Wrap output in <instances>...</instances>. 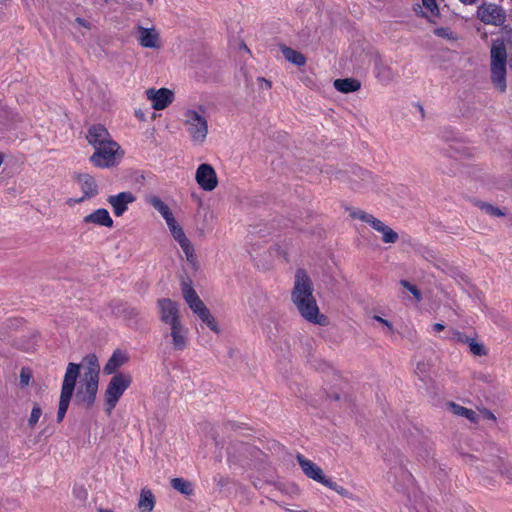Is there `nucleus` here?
<instances>
[{
	"label": "nucleus",
	"instance_id": "f257e3e1",
	"mask_svg": "<svg viewBox=\"0 0 512 512\" xmlns=\"http://www.w3.org/2000/svg\"><path fill=\"white\" fill-rule=\"evenodd\" d=\"M291 298L298 312L306 321L319 326L328 324L327 317L320 313L316 299L313 296L312 282L302 269L297 270L295 274Z\"/></svg>",
	"mask_w": 512,
	"mask_h": 512
},
{
	"label": "nucleus",
	"instance_id": "f03ea898",
	"mask_svg": "<svg viewBox=\"0 0 512 512\" xmlns=\"http://www.w3.org/2000/svg\"><path fill=\"white\" fill-rule=\"evenodd\" d=\"M81 367L84 369L82 375L99 379L100 366L98 358L94 354H90L84 357L81 364H68L61 387L59 407L57 412V422H61L66 415L75 390L76 381L80 376Z\"/></svg>",
	"mask_w": 512,
	"mask_h": 512
},
{
	"label": "nucleus",
	"instance_id": "7ed1b4c3",
	"mask_svg": "<svg viewBox=\"0 0 512 512\" xmlns=\"http://www.w3.org/2000/svg\"><path fill=\"white\" fill-rule=\"evenodd\" d=\"M182 122L194 145H202L206 141L208 135V120L205 115V110L202 107L198 109H186L183 112Z\"/></svg>",
	"mask_w": 512,
	"mask_h": 512
},
{
	"label": "nucleus",
	"instance_id": "20e7f679",
	"mask_svg": "<svg viewBox=\"0 0 512 512\" xmlns=\"http://www.w3.org/2000/svg\"><path fill=\"white\" fill-rule=\"evenodd\" d=\"M491 80L495 87L504 92L506 85L507 50L503 40L495 39L491 45Z\"/></svg>",
	"mask_w": 512,
	"mask_h": 512
},
{
	"label": "nucleus",
	"instance_id": "39448f33",
	"mask_svg": "<svg viewBox=\"0 0 512 512\" xmlns=\"http://www.w3.org/2000/svg\"><path fill=\"white\" fill-rule=\"evenodd\" d=\"M182 294L193 313L196 314L213 332L219 333L220 329L215 318L212 316L209 309L205 306L190 283H182Z\"/></svg>",
	"mask_w": 512,
	"mask_h": 512
},
{
	"label": "nucleus",
	"instance_id": "423d86ee",
	"mask_svg": "<svg viewBox=\"0 0 512 512\" xmlns=\"http://www.w3.org/2000/svg\"><path fill=\"white\" fill-rule=\"evenodd\" d=\"M163 343L174 351H183L189 344V329L183 323L168 325L162 329Z\"/></svg>",
	"mask_w": 512,
	"mask_h": 512
},
{
	"label": "nucleus",
	"instance_id": "0eeeda50",
	"mask_svg": "<svg viewBox=\"0 0 512 512\" xmlns=\"http://www.w3.org/2000/svg\"><path fill=\"white\" fill-rule=\"evenodd\" d=\"M131 378L128 375L116 374L109 381L105 391L106 413L110 415L117 402L130 386Z\"/></svg>",
	"mask_w": 512,
	"mask_h": 512
},
{
	"label": "nucleus",
	"instance_id": "6e6552de",
	"mask_svg": "<svg viewBox=\"0 0 512 512\" xmlns=\"http://www.w3.org/2000/svg\"><path fill=\"white\" fill-rule=\"evenodd\" d=\"M99 379L93 377L80 376V380L75 385V401L78 405L90 408L94 405L98 393Z\"/></svg>",
	"mask_w": 512,
	"mask_h": 512
},
{
	"label": "nucleus",
	"instance_id": "1a4fd4ad",
	"mask_svg": "<svg viewBox=\"0 0 512 512\" xmlns=\"http://www.w3.org/2000/svg\"><path fill=\"white\" fill-rule=\"evenodd\" d=\"M90 157L91 163L98 168H109L117 164L120 155V146L115 141L106 142L105 145L94 148Z\"/></svg>",
	"mask_w": 512,
	"mask_h": 512
},
{
	"label": "nucleus",
	"instance_id": "9d476101",
	"mask_svg": "<svg viewBox=\"0 0 512 512\" xmlns=\"http://www.w3.org/2000/svg\"><path fill=\"white\" fill-rule=\"evenodd\" d=\"M477 17L485 24L501 26L506 20V13L497 4L484 3L478 7Z\"/></svg>",
	"mask_w": 512,
	"mask_h": 512
},
{
	"label": "nucleus",
	"instance_id": "9b49d317",
	"mask_svg": "<svg viewBox=\"0 0 512 512\" xmlns=\"http://www.w3.org/2000/svg\"><path fill=\"white\" fill-rule=\"evenodd\" d=\"M157 309L160 321L164 327L182 322L179 305L175 301L169 298L159 299L157 301Z\"/></svg>",
	"mask_w": 512,
	"mask_h": 512
},
{
	"label": "nucleus",
	"instance_id": "f8f14e48",
	"mask_svg": "<svg viewBox=\"0 0 512 512\" xmlns=\"http://www.w3.org/2000/svg\"><path fill=\"white\" fill-rule=\"evenodd\" d=\"M195 180L199 187L207 192L213 191L218 185L216 171L207 163H202L197 167Z\"/></svg>",
	"mask_w": 512,
	"mask_h": 512
},
{
	"label": "nucleus",
	"instance_id": "ddd939ff",
	"mask_svg": "<svg viewBox=\"0 0 512 512\" xmlns=\"http://www.w3.org/2000/svg\"><path fill=\"white\" fill-rule=\"evenodd\" d=\"M297 462L300 465L303 473L310 479L325 485L329 480L323 472V470L311 460L305 458L303 455H297Z\"/></svg>",
	"mask_w": 512,
	"mask_h": 512
},
{
	"label": "nucleus",
	"instance_id": "4468645a",
	"mask_svg": "<svg viewBox=\"0 0 512 512\" xmlns=\"http://www.w3.org/2000/svg\"><path fill=\"white\" fill-rule=\"evenodd\" d=\"M146 95L155 110L165 109L174 99V93L167 88L148 89Z\"/></svg>",
	"mask_w": 512,
	"mask_h": 512
},
{
	"label": "nucleus",
	"instance_id": "2eb2a0df",
	"mask_svg": "<svg viewBox=\"0 0 512 512\" xmlns=\"http://www.w3.org/2000/svg\"><path fill=\"white\" fill-rule=\"evenodd\" d=\"M136 200L131 192H120L108 197L107 202L111 205L116 216H122L128 209L129 204Z\"/></svg>",
	"mask_w": 512,
	"mask_h": 512
},
{
	"label": "nucleus",
	"instance_id": "dca6fc26",
	"mask_svg": "<svg viewBox=\"0 0 512 512\" xmlns=\"http://www.w3.org/2000/svg\"><path fill=\"white\" fill-rule=\"evenodd\" d=\"M86 139L93 148L114 141L108 130L101 124L92 125L87 132Z\"/></svg>",
	"mask_w": 512,
	"mask_h": 512
},
{
	"label": "nucleus",
	"instance_id": "f3484780",
	"mask_svg": "<svg viewBox=\"0 0 512 512\" xmlns=\"http://www.w3.org/2000/svg\"><path fill=\"white\" fill-rule=\"evenodd\" d=\"M137 38L139 44L145 48H159V33L155 28H145L141 25L137 26Z\"/></svg>",
	"mask_w": 512,
	"mask_h": 512
},
{
	"label": "nucleus",
	"instance_id": "a211bd4d",
	"mask_svg": "<svg viewBox=\"0 0 512 512\" xmlns=\"http://www.w3.org/2000/svg\"><path fill=\"white\" fill-rule=\"evenodd\" d=\"M77 183L83 192V196L79 201L94 197L98 194V186L95 179L89 174H79L77 176Z\"/></svg>",
	"mask_w": 512,
	"mask_h": 512
},
{
	"label": "nucleus",
	"instance_id": "6ab92c4d",
	"mask_svg": "<svg viewBox=\"0 0 512 512\" xmlns=\"http://www.w3.org/2000/svg\"><path fill=\"white\" fill-rule=\"evenodd\" d=\"M85 224H94L103 227H112L113 220L105 208H99L83 218Z\"/></svg>",
	"mask_w": 512,
	"mask_h": 512
},
{
	"label": "nucleus",
	"instance_id": "aec40b11",
	"mask_svg": "<svg viewBox=\"0 0 512 512\" xmlns=\"http://www.w3.org/2000/svg\"><path fill=\"white\" fill-rule=\"evenodd\" d=\"M174 240L179 244L188 262L195 263L194 248L190 240L186 237L184 230L173 236Z\"/></svg>",
	"mask_w": 512,
	"mask_h": 512
},
{
	"label": "nucleus",
	"instance_id": "412c9836",
	"mask_svg": "<svg viewBox=\"0 0 512 512\" xmlns=\"http://www.w3.org/2000/svg\"><path fill=\"white\" fill-rule=\"evenodd\" d=\"M155 496L148 488H142L138 500V509L140 512H152L155 507Z\"/></svg>",
	"mask_w": 512,
	"mask_h": 512
},
{
	"label": "nucleus",
	"instance_id": "4be33fe9",
	"mask_svg": "<svg viewBox=\"0 0 512 512\" xmlns=\"http://www.w3.org/2000/svg\"><path fill=\"white\" fill-rule=\"evenodd\" d=\"M128 357L125 352L116 350L106 363L104 367V372L107 374H113L119 367H121L126 361Z\"/></svg>",
	"mask_w": 512,
	"mask_h": 512
},
{
	"label": "nucleus",
	"instance_id": "5701e85b",
	"mask_svg": "<svg viewBox=\"0 0 512 512\" xmlns=\"http://www.w3.org/2000/svg\"><path fill=\"white\" fill-rule=\"evenodd\" d=\"M374 73L376 78L383 84H388L394 78L392 68L381 60L376 62Z\"/></svg>",
	"mask_w": 512,
	"mask_h": 512
},
{
	"label": "nucleus",
	"instance_id": "b1692460",
	"mask_svg": "<svg viewBox=\"0 0 512 512\" xmlns=\"http://www.w3.org/2000/svg\"><path fill=\"white\" fill-rule=\"evenodd\" d=\"M334 87L341 93H351L358 91L361 84L358 80L353 78L337 79L334 81Z\"/></svg>",
	"mask_w": 512,
	"mask_h": 512
},
{
	"label": "nucleus",
	"instance_id": "393cba45",
	"mask_svg": "<svg viewBox=\"0 0 512 512\" xmlns=\"http://www.w3.org/2000/svg\"><path fill=\"white\" fill-rule=\"evenodd\" d=\"M147 202L150 205H152L153 208L161 214V216L164 218L165 221L167 219H170L171 217H173V214H172L170 208L168 207V205L163 200H161L158 196H155V195L149 196L147 198Z\"/></svg>",
	"mask_w": 512,
	"mask_h": 512
},
{
	"label": "nucleus",
	"instance_id": "a878e982",
	"mask_svg": "<svg viewBox=\"0 0 512 512\" xmlns=\"http://www.w3.org/2000/svg\"><path fill=\"white\" fill-rule=\"evenodd\" d=\"M373 228L382 233V240L385 243H394L398 239L397 233L380 220L373 222Z\"/></svg>",
	"mask_w": 512,
	"mask_h": 512
},
{
	"label": "nucleus",
	"instance_id": "bb28decb",
	"mask_svg": "<svg viewBox=\"0 0 512 512\" xmlns=\"http://www.w3.org/2000/svg\"><path fill=\"white\" fill-rule=\"evenodd\" d=\"M281 51L285 59L296 66H303L306 63L305 56L287 46H281Z\"/></svg>",
	"mask_w": 512,
	"mask_h": 512
},
{
	"label": "nucleus",
	"instance_id": "cd10ccee",
	"mask_svg": "<svg viewBox=\"0 0 512 512\" xmlns=\"http://www.w3.org/2000/svg\"><path fill=\"white\" fill-rule=\"evenodd\" d=\"M448 407L450 411L456 416L464 417L471 422L477 421V413L472 409L465 408L456 403H449Z\"/></svg>",
	"mask_w": 512,
	"mask_h": 512
},
{
	"label": "nucleus",
	"instance_id": "c85d7f7f",
	"mask_svg": "<svg viewBox=\"0 0 512 512\" xmlns=\"http://www.w3.org/2000/svg\"><path fill=\"white\" fill-rule=\"evenodd\" d=\"M171 486L184 495H190L193 492L192 483L183 478H173L171 480Z\"/></svg>",
	"mask_w": 512,
	"mask_h": 512
},
{
	"label": "nucleus",
	"instance_id": "c756f323",
	"mask_svg": "<svg viewBox=\"0 0 512 512\" xmlns=\"http://www.w3.org/2000/svg\"><path fill=\"white\" fill-rule=\"evenodd\" d=\"M457 338L459 341L467 342L469 344L470 351L477 356H482L486 354V351L482 344L477 343L475 340L470 339L468 337H464L462 334L457 333Z\"/></svg>",
	"mask_w": 512,
	"mask_h": 512
},
{
	"label": "nucleus",
	"instance_id": "7c9ffc66",
	"mask_svg": "<svg viewBox=\"0 0 512 512\" xmlns=\"http://www.w3.org/2000/svg\"><path fill=\"white\" fill-rule=\"evenodd\" d=\"M324 486L328 487L329 489H331L333 491H335L336 493H338L342 497H346V498H349V499H354V495L350 491H348L343 486L338 485L337 483H335L331 479H329Z\"/></svg>",
	"mask_w": 512,
	"mask_h": 512
},
{
	"label": "nucleus",
	"instance_id": "2f4dec72",
	"mask_svg": "<svg viewBox=\"0 0 512 512\" xmlns=\"http://www.w3.org/2000/svg\"><path fill=\"white\" fill-rule=\"evenodd\" d=\"M42 416V409L39 404L35 403L32 407L29 419H28V425L29 427L33 428L39 421L40 417Z\"/></svg>",
	"mask_w": 512,
	"mask_h": 512
},
{
	"label": "nucleus",
	"instance_id": "473e14b6",
	"mask_svg": "<svg viewBox=\"0 0 512 512\" xmlns=\"http://www.w3.org/2000/svg\"><path fill=\"white\" fill-rule=\"evenodd\" d=\"M481 210H483L486 214L493 217H501L505 215V211L500 209L499 207H495L488 203H482L480 205Z\"/></svg>",
	"mask_w": 512,
	"mask_h": 512
},
{
	"label": "nucleus",
	"instance_id": "72a5a7b5",
	"mask_svg": "<svg viewBox=\"0 0 512 512\" xmlns=\"http://www.w3.org/2000/svg\"><path fill=\"white\" fill-rule=\"evenodd\" d=\"M353 218H357L363 222H366L370 224L373 227V222H377L378 219H376L371 214H368L362 210H355L351 213Z\"/></svg>",
	"mask_w": 512,
	"mask_h": 512
},
{
	"label": "nucleus",
	"instance_id": "f704fd0d",
	"mask_svg": "<svg viewBox=\"0 0 512 512\" xmlns=\"http://www.w3.org/2000/svg\"><path fill=\"white\" fill-rule=\"evenodd\" d=\"M166 224L168 226V229L172 235V237L176 234H178L179 232H181L183 230V228L180 226V224L176 221V219L173 217H171L170 219H167L166 221Z\"/></svg>",
	"mask_w": 512,
	"mask_h": 512
},
{
	"label": "nucleus",
	"instance_id": "c9c22d12",
	"mask_svg": "<svg viewBox=\"0 0 512 512\" xmlns=\"http://www.w3.org/2000/svg\"><path fill=\"white\" fill-rule=\"evenodd\" d=\"M401 284L403 287H405L407 290H409L413 294V296L416 298V300H418V301L421 300V293L417 289L416 286L412 285L411 283H409L406 280H402Z\"/></svg>",
	"mask_w": 512,
	"mask_h": 512
},
{
	"label": "nucleus",
	"instance_id": "e433bc0d",
	"mask_svg": "<svg viewBox=\"0 0 512 512\" xmlns=\"http://www.w3.org/2000/svg\"><path fill=\"white\" fill-rule=\"evenodd\" d=\"M422 4L432 15L438 14V5L436 0H422Z\"/></svg>",
	"mask_w": 512,
	"mask_h": 512
},
{
	"label": "nucleus",
	"instance_id": "4c0bfd02",
	"mask_svg": "<svg viewBox=\"0 0 512 512\" xmlns=\"http://www.w3.org/2000/svg\"><path fill=\"white\" fill-rule=\"evenodd\" d=\"M429 369V365L424 363V362H419L417 363V366H416V374L422 379V380H425L426 377H427V370Z\"/></svg>",
	"mask_w": 512,
	"mask_h": 512
},
{
	"label": "nucleus",
	"instance_id": "58836bf2",
	"mask_svg": "<svg viewBox=\"0 0 512 512\" xmlns=\"http://www.w3.org/2000/svg\"><path fill=\"white\" fill-rule=\"evenodd\" d=\"M30 379H31V374H30L29 370L23 368L20 373L21 386H23V387L27 386L30 382Z\"/></svg>",
	"mask_w": 512,
	"mask_h": 512
},
{
	"label": "nucleus",
	"instance_id": "ea45409f",
	"mask_svg": "<svg viewBox=\"0 0 512 512\" xmlns=\"http://www.w3.org/2000/svg\"><path fill=\"white\" fill-rule=\"evenodd\" d=\"M374 319H375L376 321H378L379 323L383 324V325L387 328V331H388L389 333H392V332H393V326H392V324H391L389 321H387V320L383 319V318H382V317H380V316H374Z\"/></svg>",
	"mask_w": 512,
	"mask_h": 512
},
{
	"label": "nucleus",
	"instance_id": "a19ab883",
	"mask_svg": "<svg viewBox=\"0 0 512 512\" xmlns=\"http://www.w3.org/2000/svg\"><path fill=\"white\" fill-rule=\"evenodd\" d=\"M258 81L260 82V86L265 89H270L272 84L269 80H266L265 78H259Z\"/></svg>",
	"mask_w": 512,
	"mask_h": 512
},
{
	"label": "nucleus",
	"instance_id": "79ce46f5",
	"mask_svg": "<svg viewBox=\"0 0 512 512\" xmlns=\"http://www.w3.org/2000/svg\"><path fill=\"white\" fill-rule=\"evenodd\" d=\"M432 328H433L434 332L439 333L442 330H444L445 326L442 323H436V324L433 325Z\"/></svg>",
	"mask_w": 512,
	"mask_h": 512
},
{
	"label": "nucleus",
	"instance_id": "37998d69",
	"mask_svg": "<svg viewBox=\"0 0 512 512\" xmlns=\"http://www.w3.org/2000/svg\"><path fill=\"white\" fill-rule=\"evenodd\" d=\"M76 22H77L79 25H81V26H83V27H85V28H89V25H88L87 21H86V20H84V19L77 18V19H76Z\"/></svg>",
	"mask_w": 512,
	"mask_h": 512
},
{
	"label": "nucleus",
	"instance_id": "c03bdc74",
	"mask_svg": "<svg viewBox=\"0 0 512 512\" xmlns=\"http://www.w3.org/2000/svg\"><path fill=\"white\" fill-rule=\"evenodd\" d=\"M485 416L487 419L495 420V416L493 415V413H491L489 411L485 412Z\"/></svg>",
	"mask_w": 512,
	"mask_h": 512
},
{
	"label": "nucleus",
	"instance_id": "a18cd8bd",
	"mask_svg": "<svg viewBox=\"0 0 512 512\" xmlns=\"http://www.w3.org/2000/svg\"><path fill=\"white\" fill-rule=\"evenodd\" d=\"M463 4L471 5L474 4L477 0H460Z\"/></svg>",
	"mask_w": 512,
	"mask_h": 512
},
{
	"label": "nucleus",
	"instance_id": "49530a36",
	"mask_svg": "<svg viewBox=\"0 0 512 512\" xmlns=\"http://www.w3.org/2000/svg\"><path fill=\"white\" fill-rule=\"evenodd\" d=\"M403 476L407 481H411V475L408 472H403Z\"/></svg>",
	"mask_w": 512,
	"mask_h": 512
},
{
	"label": "nucleus",
	"instance_id": "de8ad7c7",
	"mask_svg": "<svg viewBox=\"0 0 512 512\" xmlns=\"http://www.w3.org/2000/svg\"><path fill=\"white\" fill-rule=\"evenodd\" d=\"M242 47L249 53L250 51L248 50L247 46L246 45H242Z\"/></svg>",
	"mask_w": 512,
	"mask_h": 512
},
{
	"label": "nucleus",
	"instance_id": "09e8293b",
	"mask_svg": "<svg viewBox=\"0 0 512 512\" xmlns=\"http://www.w3.org/2000/svg\"><path fill=\"white\" fill-rule=\"evenodd\" d=\"M101 512H113V511L110 509H106V510H102Z\"/></svg>",
	"mask_w": 512,
	"mask_h": 512
},
{
	"label": "nucleus",
	"instance_id": "8fccbe9b",
	"mask_svg": "<svg viewBox=\"0 0 512 512\" xmlns=\"http://www.w3.org/2000/svg\"><path fill=\"white\" fill-rule=\"evenodd\" d=\"M290 512H308L306 510H302V511H294V510H290Z\"/></svg>",
	"mask_w": 512,
	"mask_h": 512
},
{
	"label": "nucleus",
	"instance_id": "3c124183",
	"mask_svg": "<svg viewBox=\"0 0 512 512\" xmlns=\"http://www.w3.org/2000/svg\"><path fill=\"white\" fill-rule=\"evenodd\" d=\"M419 110L423 113V107L419 106Z\"/></svg>",
	"mask_w": 512,
	"mask_h": 512
},
{
	"label": "nucleus",
	"instance_id": "603ef678",
	"mask_svg": "<svg viewBox=\"0 0 512 512\" xmlns=\"http://www.w3.org/2000/svg\"><path fill=\"white\" fill-rule=\"evenodd\" d=\"M147 1H148L149 3H152V2H153V0H147Z\"/></svg>",
	"mask_w": 512,
	"mask_h": 512
}]
</instances>
